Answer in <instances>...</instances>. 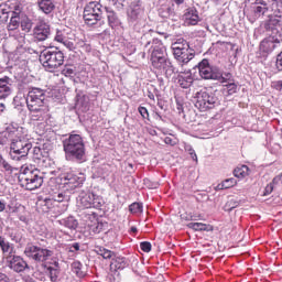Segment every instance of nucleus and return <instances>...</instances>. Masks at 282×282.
Masks as SVG:
<instances>
[{"instance_id": "7ed1b4c3", "label": "nucleus", "mask_w": 282, "mask_h": 282, "mask_svg": "<svg viewBox=\"0 0 282 282\" xmlns=\"http://www.w3.org/2000/svg\"><path fill=\"white\" fill-rule=\"evenodd\" d=\"M63 149L68 162H78L79 164H83V162L87 160L85 141H83L80 134H69L68 138L64 139Z\"/></svg>"}, {"instance_id": "393cba45", "label": "nucleus", "mask_w": 282, "mask_h": 282, "mask_svg": "<svg viewBox=\"0 0 282 282\" xmlns=\"http://www.w3.org/2000/svg\"><path fill=\"white\" fill-rule=\"evenodd\" d=\"M188 228L196 231H205V232H213L214 228L212 225H206L203 223H189Z\"/></svg>"}, {"instance_id": "e2e57ef3", "label": "nucleus", "mask_w": 282, "mask_h": 282, "mask_svg": "<svg viewBox=\"0 0 282 282\" xmlns=\"http://www.w3.org/2000/svg\"><path fill=\"white\" fill-rule=\"evenodd\" d=\"M80 105H83V98H79L76 102V107H80Z\"/></svg>"}, {"instance_id": "f257e3e1", "label": "nucleus", "mask_w": 282, "mask_h": 282, "mask_svg": "<svg viewBox=\"0 0 282 282\" xmlns=\"http://www.w3.org/2000/svg\"><path fill=\"white\" fill-rule=\"evenodd\" d=\"M45 90L31 88L26 95V107L30 111L31 120L43 122L50 116V106L45 100Z\"/></svg>"}, {"instance_id": "58836bf2", "label": "nucleus", "mask_w": 282, "mask_h": 282, "mask_svg": "<svg viewBox=\"0 0 282 282\" xmlns=\"http://www.w3.org/2000/svg\"><path fill=\"white\" fill-rule=\"evenodd\" d=\"M20 25L23 32H30V30H32V22L28 18L20 21Z\"/></svg>"}, {"instance_id": "6e6552de", "label": "nucleus", "mask_w": 282, "mask_h": 282, "mask_svg": "<svg viewBox=\"0 0 282 282\" xmlns=\"http://www.w3.org/2000/svg\"><path fill=\"white\" fill-rule=\"evenodd\" d=\"M195 108L199 109V111H208L210 109H215L217 106V96L215 93L200 90L195 95Z\"/></svg>"}, {"instance_id": "052dcab7", "label": "nucleus", "mask_w": 282, "mask_h": 282, "mask_svg": "<svg viewBox=\"0 0 282 282\" xmlns=\"http://www.w3.org/2000/svg\"><path fill=\"white\" fill-rule=\"evenodd\" d=\"M213 3H215L216 6H219V4H221V2L224 1V0H210Z\"/></svg>"}, {"instance_id": "9b49d317", "label": "nucleus", "mask_w": 282, "mask_h": 282, "mask_svg": "<svg viewBox=\"0 0 282 282\" xmlns=\"http://www.w3.org/2000/svg\"><path fill=\"white\" fill-rule=\"evenodd\" d=\"M151 65L152 67H154V69L161 72V74H165L166 78H171V76H173V74H176L177 72V69L173 66V63H171V59H169V57L161 59H152Z\"/></svg>"}, {"instance_id": "49530a36", "label": "nucleus", "mask_w": 282, "mask_h": 282, "mask_svg": "<svg viewBox=\"0 0 282 282\" xmlns=\"http://www.w3.org/2000/svg\"><path fill=\"white\" fill-rule=\"evenodd\" d=\"M139 113L144 118L145 120H149V110L145 107L140 106L139 107Z\"/></svg>"}, {"instance_id": "603ef678", "label": "nucleus", "mask_w": 282, "mask_h": 282, "mask_svg": "<svg viewBox=\"0 0 282 282\" xmlns=\"http://www.w3.org/2000/svg\"><path fill=\"white\" fill-rule=\"evenodd\" d=\"M188 153H189L192 160H194V162H197V154L195 153V150L193 148L188 149Z\"/></svg>"}, {"instance_id": "2f4dec72", "label": "nucleus", "mask_w": 282, "mask_h": 282, "mask_svg": "<svg viewBox=\"0 0 282 282\" xmlns=\"http://www.w3.org/2000/svg\"><path fill=\"white\" fill-rule=\"evenodd\" d=\"M107 19L110 28H116L117 25H120V20H118V15H116V12L109 11Z\"/></svg>"}, {"instance_id": "f03ea898", "label": "nucleus", "mask_w": 282, "mask_h": 282, "mask_svg": "<svg viewBox=\"0 0 282 282\" xmlns=\"http://www.w3.org/2000/svg\"><path fill=\"white\" fill-rule=\"evenodd\" d=\"M4 135L10 140L9 156L11 160L13 162H25L30 151H32L30 139L21 135L19 130L7 131Z\"/></svg>"}, {"instance_id": "6e6d98bb", "label": "nucleus", "mask_w": 282, "mask_h": 282, "mask_svg": "<svg viewBox=\"0 0 282 282\" xmlns=\"http://www.w3.org/2000/svg\"><path fill=\"white\" fill-rule=\"evenodd\" d=\"M23 282H36V281L32 279L30 275H26L23 278Z\"/></svg>"}, {"instance_id": "a18cd8bd", "label": "nucleus", "mask_w": 282, "mask_h": 282, "mask_svg": "<svg viewBox=\"0 0 282 282\" xmlns=\"http://www.w3.org/2000/svg\"><path fill=\"white\" fill-rule=\"evenodd\" d=\"M140 248H141V250H142L143 252H151L152 246H151V242H149V241H143V242L140 243Z\"/></svg>"}, {"instance_id": "c9c22d12", "label": "nucleus", "mask_w": 282, "mask_h": 282, "mask_svg": "<svg viewBox=\"0 0 282 282\" xmlns=\"http://www.w3.org/2000/svg\"><path fill=\"white\" fill-rule=\"evenodd\" d=\"M63 76L72 77L76 74V67L74 65H65L62 70Z\"/></svg>"}, {"instance_id": "3c124183", "label": "nucleus", "mask_w": 282, "mask_h": 282, "mask_svg": "<svg viewBox=\"0 0 282 282\" xmlns=\"http://www.w3.org/2000/svg\"><path fill=\"white\" fill-rule=\"evenodd\" d=\"M10 13H11V14L17 13L18 17H21V6L15 4V6H14V10H13V11L10 10Z\"/></svg>"}, {"instance_id": "864d4df0", "label": "nucleus", "mask_w": 282, "mask_h": 282, "mask_svg": "<svg viewBox=\"0 0 282 282\" xmlns=\"http://www.w3.org/2000/svg\"><path fill=\"white\" fill-rule=\"evenodd\" d=\"M0 282H10V278L6 273H0Z\"/></svg>"}, {"instance_id": "bf43d9fd", "label": "nucleus", "mask_w": 282, "mask_h": 282, "mask_svg": "<svg viewBox=\"0 0 282 282\" xmlns=\"http://www.w3.org/2000/svg\"><path fill=\"white\" fill-rule=\"evenodd\" d=\"M148 97L150 98V100H155V95H153V93L151 91L148 93Z\"/></svg>"}, {"instance_id": "09e8293b", "label": "nucleus", "mask_w": 282, "mask_h": 282, "mask_svg": "<svg viewBox=\"0 0 282 282\" xmlns=\"http://www.w3.org/2000/svg\"><path fill=\"white\" fill-rule=\"evenodd\" d=\"M271 87L273 89H276V91H281L282 90V80L272 82Z\"/></svg>"}, {"instance_id": "ea45409f", "label": "nucleus", "mask_w": 282, "mask_h": 282, "mask_svg": "<svg viewBox=\"0 0 282 282\" xmlns=\"http://www.w3.org/2000/svg\"><path fill=\"white\" fill-rule=\"evenodd\" d=\"M225 87L229 96H232V94H237V84H235L234 82H229L225 85Z\"/></svg>"}, {"instance_id": "4be33fe9", "label": "nucleus", "mask_w": 282, "mask_h": 282, "mask_svg": "<svg viewBox=\"0 0 282 282\" xmlns=\"http://www.w3.org/2000/svg\"><path fill=\"white\" fill-rule=\"evenodd\" d=\"M55 41H57V43H62L68 50H74V42L69 41L66 31H57L55 35Z\"/></svg>"}, {"instance_id": "4c0bfd02", "label": "nucleus", "mask_w": 282, "mask_h": 282, "mask_svg": "<svg viewBox=\"0 0 282 282\" xmlns=\"http://www.w3.org/2000/svg\"><path fill=\"white\" fill-rule=\"evenodd\" d=\"M215 80H219V83H232V74L230 73H225L223 74L220 72V77L219 78H215Z\"/></svg>"}, {"instance_id": "0eeeda50", "label": "nucleus", "mask_w": 282, "mask_h": 282, "mask_svg": "<svg viewBox=\"0 0 282 282\" xmlns=\"http://www.w3.org/2000/svg\"><path fill=\"white\" fill-rule=\"evenodd\" d=\"M106 8L100 2L90 1L84 9V21L87 25H96L98 21H102Z\"/></svg>"}, {"instance_id": "f3484780", "label": "nucleus", "mask_w": 282, "mask_h": 282, "mask_svg": "<svg viewBox=\"0 0 282 282\" xmlns=\"http://www.w3.org/2000/svg\"><path fill=\"white\" fill-rule=\"evenodd\" d=\"M12 94V78L4 76L0 78V100H6Z\"/></svg>"}, {"instance_id": "e433bc0d", "label": "nucleus", "mask_w": 282, "mask_h": 282, "mask_svg": "<svg viewBox=\"0 0 282 282\" xmlns=\"http://www.w3.org/2000/svg\"><path fill=\"white\" fill-rule=\"evenodd\" d=\"M237 206H239V202H237L235 199H230L225 204L224 210H226L227 213H230V210H235V208H237Z\"/></svg>"}, {"instance_id": "b1692460", "label": "nucleus", "mask_w": 282, "mask_h": 282, "mask_svg": "<svg viewBox=\"0 0 282 282\" xmlns=\"http://www.w3.org/2000/svg\"><path fill=\"white\" fill-rule=\"evenodd\" d=\"M59 226H65L68 230H76L78 228V220L74 218V216H68L67 218H63L58 220Z\"/></svg>"}, {"instance_id": "5701e85b", "label": "nucleus", "mask_w": 282, "mask_h": 282, "mask_svg": "<svg viewBox=\"0 0 282 282\" xmlns=\"http://www.w3.org/2000/svg\"><path fill=\"white\" fill-rule=\"evenodd\" d=\"M20 26H21V17H19V13H11L10 22L7 25L8 32H17V30H19Z\"/></svg>"}, {"instance_id": "680f3d73", "label": "nucleus", "mask_w": 282, "mask_h": 282, "mask_svg": "<svg viewBox=\"0 0 282 282\" xmlns=\"http://www.w3.org/2000/svg\"><path fill=\"white\" fill-rule=\"evenodd\" d=\"M73 265H74V268H76L77 270H80V265H83V264H80V262H75Z\"/></svg>"}, {"instance_id": "8fccbe9b", "label": "nucleus", "mask_w": 282, "mask_h": 282, "mask_svg": "<svg viewBox=\"0 0 282 282\" xmlns=\"http://www.w3.org/2000/svg\"><path fill=\"white\" fill-rule=\"evenodd\" d=\"M78 250H80V243L78 242L73 243L68 249V251L70 252L78 251Z\"/></svg>"}, {"instance_id": "6ab92c4d", "label": "nucleus", "mask_w": 282, "mask_h": 282, "mask_svg": "<svg viewBox=\"0 0 282 282\" xmlns=\"http://www.w3.org/2000/svg\"><path fill=\"white\" fill-rule=\"evenodd\" d=\"M186 25H197L199 23V12L195 8H189L184 14Z\"/></svg>"}, {"instance_id": "0e129e2a", "label": "nucleus", "mask_w": 282, "mask_h": 282, "mask_svg": "<svg viewBox=\"0 0 282 282\" xmlns=\"http://www.w3.org/2000/svg\"><path fill=\"white\" fill-rule=\"evenodd\" d=\"M174 2H175L177 6H182V3H184V0H174Z\"/></svg>"}, {"instance_id": "20e7f679", "label": "nucleus", "mask_w": 282, "mask_h": 282, "mask_svg": "<svg viewBox=\"0 0 282 282\" xmlns=\"http://www.w3.org/2000/svg\"><path fill=\"white\" fill-rule=\"evenodd\" d=\"M40 62L46 72H56L65 63V55L58 48H47L41 52Z\"/></svg>"}, {"instance_id": "f8f14e48", "label": "nucleus", "mask_w": 282, "mask_h": 282, "mask_svg": "<svg viewBox=\"0 0 282 282\" xmlns=\"http://www.w3.org/2000/svg\"><path fill=\"white\" fill-rule=\"evenodd\" d=\"M151 45V58L150 61H160L162 58H169V54H166V46L162 43V41L154 39L152 42H148L145 47Z\"/></svg>"}, {"instance_id": "c85d7f7f", "label": "nucleus", "mask_w": 282, "mask_h": 282, "mask_svg": "<svg viewBox=\"0 0 282 282\" xmlns=\"http://www.w3.org/2000/svg\"><path fill=\"white\" fill-rule=\"evenodd\" d=\"M55 267H47L46 268V272H48V276L51 279L52 282H55L58 280V274H59V271H58V262H55Z\"/></svg>"}, {"instance_id": "13d9d810", "label": "nucleus", "mask_w": 282, "mask_h": 282, "mask_svg": "<svg viewBox=\"0 0 282 282\" xmlns=\"http://www.w3.org/2000/svg\"><path fill=\"white\" fill-rule=\"evenodd\" d=\"M6 210V203L0 200V213H3Z\"/></svg>"}, {"instance_id": "338daca9", "label": "nucleus", "mask_w": 282, "mask_h": 282, "mask_svg": "<svg viewBox=\"0 0 282 282\" xmlns=\"http://www.w3.org/2000/svg\"><path fill=\"white\" fill-rule=\"evenodd\" d=\"M21 43H25V37L21 36Z\"/></svg>"}, {"instance_id": "5fc2aeb1", "label": "nucleus", "mask_w": 282, "mask_h": 282, "mask_svg": "<svg viewBox=\"0 0 282 282\" xmlns=\"http://www.w3.org/2000/svg\"><path fill=\"white\" fill-rule=\"evenodd\" d=\"M63 199H65V196L63 194H58L54 197V200L58 203L63 202Z\"/></svg>"}, {"instance_id": "bb28decb", "label": "nucleus", "mask_w": 282, "mask_h": 282, "mask_svg": "<svg viewBox=\"0 0 282 282\" xmlns=\"http://www.w3.org/2000/svg\"><path fill=\"white\" fill-rule=\"evenodd\" d=\"M111 265H115L117 270H124V268H127V259H124L123 257L115 256L112 258Z\"/></svg>"}, {"instance_id": "72a5a7b5", "label": "nucleus", "mask_w": 282, "mask_h": 282, "mask_svg": "<svg viewBox=\"0 0 282 282\" xmlns=\"http://www.w3.org/2000/svg\"><path fill=\"white\" fill-rule=\"evenodd\" d=\"M178 84L183 89H188L193 85V76L180 77Z\"/></svg>"}, {"instance_id": "69168bd1", "label": "nucleus", "mask_w": 282, "mask_h": 282, "mask_svg": "<svg viewBox=\"0 0 282 282\" xmlns=\"http://www.w3.org/2000/svg\"><path fill=\"white\" fill-rule=\"evenodd\" d=\"M131 232H138V228L131 227Z\"/></svg>"}, {"instance_id": "79ce46f5", "label": "nucleus", "mask_w": 282, "mask_h": 282, "mask_svg": "<svg viewBox=\"0 0 282 282\" xmlns=\"http://www.w3.org/2000/svg\"><path fill=\"white\" fill-rule=\"evenodd\" d=\"M129 210H130V213H133V214L142 213V204L141 203H132L129 206Z\"/></svg>"}, {"instance_id": "f704fd0d", "label": "nucleus", "mask_w": 282, "mask_h": 282, "mask_svg": "<svg viewBox=\"0 0 282 282\" xmlns=\"http://www.w3.org/2000/svg\"><path fill=\"white\" fill-rule=\"evenodd\" d=\"M248 166L247 165H242L241 167H237L234 171V175L235 177H246L248 175Z\"/></svg>"}, {"instance_id": "a878e982", "label": "nucleus", "mask_w": 282, "mask_h": 282, "mask_svg": "<svg viewBox=\"0 0 282 282\" xmlns=\"http://www.w3.org/2000/svg\"><path fill=\"white\" fill-rule=\"evenodd\" d=\"M0 248L4 254L11 256L12 252H14V246H12L10 241H7L2 236H0Z\"/></svg>"}, {"instance_id": "a19ab883", "label": "nucleus", "mask_w": 282, "mask_h": 282, "mask_svg": "<svg viewBox=\"0 0 282 282\" xmlns=\"http://www.w3.org/2000/svg\"><path fill=\"white\" fill-rule=\"evenodd\" d=\"M0 167L4 169V171H8L9 173H12V165L3 159V155L0 154Z\"/></svg>"}, {"instance_id": "473e14b6", "label": "nucleus", "mask_w": 282, "mask_h": 282, "mask_svg": "<svg viewBox=\"0 0 282 282\" xmlns=\"http://www.w3.org/2000/svg\"><path fill=\"white\" fill-rule=\"evenodd\" d=\"M237 184V180L235 178H227L221 184H218L217 188L219 191H224L226 188H232Z\"/></svg>"}, {"instance_id": "aec40b11", "label": "nucleus", "mask_w": 282, "mask_h": 282, "mask_svg": "<svg viewBox=\"0 0 282 282\" xmlns=\"http://www.w3.org/2000/svg\"><path fill=\"white\" fill-rule=\"evenodd\" d=\"M79 204L83 208H95L96 195L91 192L80 195Z\"/></svg>"}, {"instance_id": "423d86ee", "label": "nucleus", "mask_w": 282, "mask_h": 282, "mask_svg": "<svg viewBox=\"0 0 282 282\" xmlns=\"http://www.w3.org/2000/svg\"><path fill=\"white\" fill-rule=\"evenodd\" d=\"M20 182L26 191H36V188L43 186V176L39 170L30 171V169L25 167L20 176Z\"/></svg>"}, {"instance_id": "1a4fd4ad", "label": "nucleus", "mask_w": 282, "mask_h": 282, "mask_svg": "<svg viewBox=\"0 0 282 282\" xmlns=\"http://www.w3.org/2000/svg\"><path fill=\"white\" fill-rule=\"evenodd\" d=\"M24 254L28 259H32V261H36V263H44L47 261L50 257H52L53 252L48 249H43L33 243H28L24 248Z\"/></svg>"}, {"instance_id": "a211bd4d", "label": "nucleus", "mask_w": 282, "mask_h": 282, "mask_svg": "<svg viewBox=\"0 0 282 282\" xmlns=\"http://www.w3.org/2000/svg\"><path fill=\"white\" fill-rule=\"evenodd\" d=\"M276 47H279V40L274 37L264 39L260 43V52H263V54H272Z\"/></svg>"}, {"instance_id": "7c9ffc66", "label": "nucleus", "mask_w": 282, "mask_h": 282, "mask_svg": "<svg viewBox=\"0 0 282 282\" xmlns=\"http://www.w3.org/2000/svg\"><path fill=\"white\" fill-rule=\"evenodd\" d=\"M44 158H47L45 149H41V147L33 148V160H43Z\"/></svg>"}, {"instance_id": "ddd939ff", "label": "nucleus", "mask_w": 282, "mask_h": 282, "mask_svg": "<svg viewBox=\"0 0 282 282\" xmlns=\"http://www.w3.org/2000/svg\"><path fill=\"white\" fill-rule=\"evenodd\" d=\"M7 268L13 270V272H25V270H30V265L21 256H7Z\"/></svg>"}, {"instance_id": "cd10ccee", "label": "nucleus", "mask_w": 282, "mask_h": 282, "mask_svg": "<svg viewBox=\"0 0 282 282\" xmlns=\"http://www.w3.org/2000/svg\"><path fill=\"white\" fill-rule=\"evenodd\" d=\"M96 252L97 254H99V257H102V259H113V257H116V253H113V251L105 249L102 247H97Z\"/></svg>"}, {"instance_id": "c756f323", "label": "nucleus", "mask_w": 282, "mask_h": 282, "mask_svg": "<svg viewBox=\"0 0 282 282\" xmlns=\"http://www.w3.org/2000/svg\"><path fill=\"white\" fill-rule=\"evenodd\" d=\"M10 8H6V6L0 4V23H8V19H10Z\"/></svg>"}, {"instance_id": "9d476101", "label": "nucleus", "mask_w": 282, "mask_h": 282, "mask_svg": "<svg viewBox=\"0 0 282 282\" xmlns=\"http://www.w3.org/2000/svg\"><path fill=\"white\" fill-rule=\"evenodd\" d=\"M196 67L200 78H204V80H215V78H221V70L217 66H212L208 59H203Z\"/></svg>"}, {"instance_id": "412c9836", "label": "nucleus", "mask_w": 282, "mask_h": 282, "mask_svg": "<svg viewBox=\"0 0 282 282\" xmlns=\"http://www.w3.org/2000/svg\"><path fill=\"white\" fill-rule=\"evenodd\" d=\"M37 8L44 14H52L53 10H56L54 0H37Z\"/></svg>"}, {"instance_id": "c03bdc74", "label": "nucleus", "mask_w": 282, "mask_h": 282, "mask_svg": "<svg viewBox=\"0 0 282 282\" xmlns=\"http://www.w3.org/2000/svg\"><path fill=\"white\" fill-rule=\"evenodd\" d=\"M274 191V183H269L265 188H264V193L263 196L268 197V195H272V192Z\"/></svg>"}, {"instance_id": "de8ad7c7", "label": "nucleus", "mask_w": 282, "mask_h": 282, "mask_svg": "<svg viewBox=\"0 0 282 282\" xmlns=\"http://www.w3.org/2000/svg\"><path fill=\"white\" fill-rule=\"evenodd\" d=\"M275 67L279 72H282V52L276 57Z\"/></svg>"}, {"instance_id": "2eb2a0df", "label": "nucleus", "mask_w": 282, "mask_h": 282, "mask_svg": "<svg viewBox=\"0 0 282 282\" xmlns=\"http://www.w3.org/2000/svg\"><path fill=\"white\" fill-rule=\"evenodd\" d=\"M35 41H47L50 39V26L47 23L40 22L33 30Z\"/></svg>"}, {"instance_id": "37998d69", "label": "nucleus", "mask_w": 282, "mask_h": 282, "mask_svg": "<svg viewBox=\"0 0 282 282\" xmlns=\"http://www.w3.org/2000/svg\"><path fill=\"white\" fill-rule=\"evenodd\" d=\"M267 12H268V8L265 7L258 6L254 8V15L257 18L263 17V14H265Z\"/></svg>"}, {"instance_id": "774afa93", "label": "nucleus", "mask_w": 282, "mask_h": 282, "mask_svg": "<svg viewBox=\"0 0 282 282\" xmlns=\"http://www.w3.org/2000/svg\"><path fill=\"white\" fill-rule=\"evenodd\" d=\"M280 3H282V0H278Z\"/></svg>"}, {"instance_id": "4d7b16f0", "label": "nucleus", "mask_w": 282, "mask_h": 282, "mask_svg": "<svg viewBox=\"0 0 282 282\" xmlns=\"http://www.w3.org/2000/svg\"><path fill=\"white\" fill-rule=\"evenodd\" d=\"M165 144L174 145L175 143L173 142V139L166 137V138H165Z\"/></svg>"}, {"instance_id": "dca6fc26", "label": "nucleus", "mask_w": 282, "mask_h": 282, "mask_svg": "<svg viewBox=\"0 0 282 282\" xmlns=\"http://www.w3.org/2000/svg\"><path fill=\"white\" fill-rule=\"evenodd\" d=\"M128 17L130 21H138L144 17V8H142V4L140 1L132 2L130 4V8L128 10Z\"/></svg>"}, {"instance_id": "39448f33", "label": "nucleus", "mask_w": 282, "mask_h": 282, "mask_svg": "<svg viewBox=\"0 0 282 282\" xmlns=\"http://www.w3.org/2000/svg\"><path fill=\"white\" fill-rule=\"evenodd\" d=\"M172 50L174 54V58L182 63L183 65H187L195 58V51L191 48L188 42L184 40H178L177 42L172 44Z\"/></svg>"}, {"instance_id": "4468645a", "label": "nucleus", "mask_w": 282, "mask_h": 282, "mask_svg": "<svg viewBox=\"0 0 282 282\" xmlns=\"http://www.w3.org/2000/svg\"><path fill=\"white\" fill-rule=\"evenodd\" d=\"M64 184L68 186V188H78V186H83V183L85 182V176L80 174V176L74 174V173H66L63 176Z\"/></svg>"}]
</instances>
